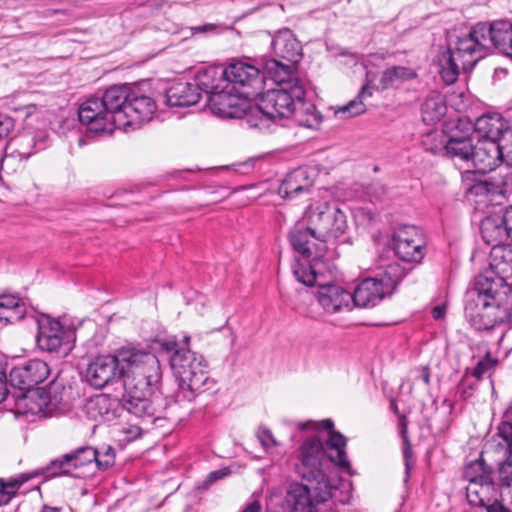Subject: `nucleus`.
<instances>
[{
	"label": "nucleus",
	"mask_w": 512,
	"mask_h": 512,
	"mask_svg": "<svg viewBox=\"0 0 512 512\" xmlns=\"http://www.w3.org/2000/svg\"><path fill=\"white\" fill-rule=\"evenodd\" d=\"M333 428L334 423L330 419L298 424L300 431L309 430L311 434L299 446L294 471L301 479L318 480L326 488L320 496L322 498L329 496L328 475L325 470L329 461L342 468L350 467L345 451L346 438Z\"/></svg>",
	"instance_id": "nucleus-1"
},
{
	"label": "nucleus",
	"mask_w": 512,
	"mask_h": 512,
	"mask_svg": "<svg viewBox=\"0 0 512 512\" xmlns=\"http://www.w3.org/2000/svg\"><path fill=\"white\" fill-rule=\"evenodd\" d=\"M156 343L159 352L167 355L171 370L179 383L174 394L175 404L184 406L198 395L215 390V381L210 377L202 356H197L187 347H180L175 336H167Z\"/></svg>",
	"instance_id": "nucleus-2"
},
{
	"label": "nucleus",
	"mask_w": 512,
	"mask_h": 512,
	"mask_svg": "<svg viewBox=\"0 0 512 512\" xmlns=\"http://www.w3.org/2000/svg\"><path fill=\"white\" fill-rule=\"evenodd\" d=\"M122 384L124 393L120 401L106 395L97 396L90 401V408L97 410L104 421H112L119 417L120 409L150 422L165 417L163 409L166 407V403L160 397L149 398L151 389L144 386L143 383L140 385L134 383L133 379H124Z\"/></svg>",
	"instance_id": "nucleus-3"
},
{
	"label": "nucleus",
	"mask_w": 512,
	"mask_h": 512,
	"mask_svg": "<svg viewBox=\"0 0 512 512\" xmlns=\"http://www.w3.org/2000/svg\"><path fill=\"white\" fill-rule=\"evenodd\" d=\"M493 284L490 278L481 275L466 293L465 316L477 330H490L506 317L505 309L496 300L497 289Z\"/></svg>",
	"instance_id": "nucleus-4"
},
{
	"label": "nucleus",
	"mask_w": 512,
	"mask_h": 512,
	"mask_svg": "<svg viewBox=\"0 0 512 512\" xmlns=\"http://www.w3.org/2000/svg\"><path fill=\"white\" fill-rule=\"evenodd\" d=\"M257 98L255 113L261 126L266 120L274 122L289 120L293 114L294 106L297 105V100L305 98V90L296 81L293 85H280L266 92L262 90Z\"/></svg>",
	"instance_id": "nucleus-5"
},
{
	"label": "nucleus",
	"mask_w": 512,
	"mask_h": 512,
	"mask_svg": "<svg viewBox=\"0 0 512 512\" xmlns=\"http://www.w3.org/2000/svg\"><path fill=\"white\" fill-rule=\"evenodd\" d=\"M475 47H477L475 42L467 32L458 35L454 43H450L446 50L440 52L439 74L447 85L454 84L461 70L472 69L481 59Z\"/></svg>",
	"instance_id": "nucleus-6"
},
{
	"label": "nucleus",
	"mask_w": 512,
	"mask_h": 512,
	"mask_svg": "<svg viewBox=\"0 0 512 512\" xmlns=\"http://www.w3.org/2000/svg\"><path fill=\"white\" fill-rule=\"evenodd\" d=\"M303 214L315 230L316 238L325 246L343 236L348 228L346 215L336 205L315 200L306 205Z\"/></svg>",
	"instance_id": "nucleus-7"
},
{
	"label": "nucleus",
	"mask_w": 512,
	"mask_h": 512,
	"mask_svg": "<svg viewBox=\"0 0 512 512\" xmlns=\"http://www.w3.org/2000/svg\"><path fill=\"white\" fill-rule=\"evenodd\" d=\"M303 214L315 230L316 238L325 246L343 236L348 228L346 215L336 205L315 200L306 205Z\"/></svg>",
	"instance_id": "nucleus-8"
},
{
	"label": "nucleus",
	"mask_w": 512,
	"mask_h": 512,
	"mask_svg": "<svg viewBox=\"0 0 512 512\" xmlns=\"http://www.w3.org/2000/svg\"><path fill=\"white\" fill-rule=\"evenodd\" d=\"M464 478L468 481L466 497L470 505H481L497 496L494 469L485 462L482 454L465 466Z\"/></svg>",
	"instance_id": "nucleus-9"
},
{
	"label": "nucleus",
	"mask_w": 512,
	"mask_h": 512,
	"mask_svg": "<svg viewBox=\"0 0 512 512\" xmlns=\"http://www.w3.org/2000/svg\"><path fill=\"white\" fill-rule=\"evenodd\" d=\"M481 59L487 50L494 46L501 53L512 57V22L494 21L492 23L479 22L468 31Z\"/></svg>",
	"instance_id": "nucleus-10"
},
{
	"label": "nucleus",
	"mask_w": 512,
	"mask_h": 512,
	"mask_svg": "<svg viewBox=\"0 0 512 512\" xmlns=\"http://www.w3.org/2000/svg\"><path fill=\"white\" fill-rule=\"evenodd\" d=\"M126 347L116 350L113 355H100L95 357L86 369V381L96 389L122 380L126 377L125 363L129 359Z\"/></svg>",
	"instance_id": "nucleus-11"
},
{
	"label": "nucleus",
	"mask_w": 512,
	"mask_h": 512,
	"mask_svg": "<svg viewBox=\"0 0 512 512\" xmlns=\"http://www.w3.org/2000/svg\"><path fill=\"white\" fill-rule=\"evenodd\" d=\"M308 484L298 482L291 483L286 493V504L290 512H319L318 505L327 502L333 497V492L337 488L331 484L328 478L329 496L322 498L325 487L320 485L318 480L302 479Z\"/></svg>",
	"instance_id": "nucleus-12"
},
{
	"label": "nucleus",
	"mask_w": 512,
	"mask_h": 512,
	"mask_svg": "<svg viewBox=\"0 0 512 512\" xmlns=\"http://www.w3.org/2000/svg\"><path fill=\"white\" fill-rule=\"evenodd\" d=\"M232 87H226L219 93L214 94L210 99L209 107L212 112L222 118H246L247 123L252 127H259L255 107H250L248 100Z\"/></svg>",
	"instance_id": "nucleus-13"
},
{
	"label": "nucleus",
	"mask_w": 512,
	"mask_h": 512,
	"mask_svg": "<svg viewBox=\"0 0 512 512\" xmlns=\"http://www.w3.org/2000/svg\"><path fill=\"white\" fill-rule=\"evenodd\" d=\"M226 85L246 98H257L264 89V73L254 65L237 61L224 68Z\"/></svg>",
	"instance_id": "nucleus-14"
},
{
	"label": "nucleus",
	"mask_w": 512,
	"mask_h": 512,
	"mask_svg": "<svg viewBox=\"0 0 512 512\" xmlns=\"http://www.w3.org/2000/svg\"><path fill=\"white\" fill-rule=\"evenodd\" d=\"M126 351L130 356L125 363L126 377L124 379H133L134 383L151 389L156 385L161 377V367L159 359L156 355L138 350L135 348L126 347Z\"/></svg>",
	"instance_id": "nucleus-15"
},
{
	"label": "nucleus",
	"mask_w": 512,
	"mask_h": 512,
	"mask_svg": "<svg viewBox=\"0 0 512 512\" xmlns=\"http://www.w3.org/2000/svg\"><path fill=\"white\" fill-rule=\"evenodd\" d=\"M78 118L90 133H112L118 128L100 97H91L83 102L78 110Z\"/></svg>",
	"instance_id": "nucleus-16"
},
{
	"label": "nucleus",
	"mask_w": 512,
	"mask_h": 512,
	"mask_svg": "<svg viewBox=\"0 0 512 512\" xmlns=\"http://www.w3.org/2000/svg\"><path fill=\"white\" fill-rule=\"evenodd\" d=\"M314 179L307 168L299 167L286 175L278 188V193L283 199L290 201L314 202L312 188Z\"/></svg>",
	"instance_id": "nucleus-17"
},
{
	"label": "nucleus",
	"mask_w": 512,
	"mask_h": 512,
	"mask_svg": "<svg viewBox=\"0 0 512 512\" xmlns=\"http://www.w3.org/2000/svg\"><path fill=\"white\" fill-rule=\"evenodd\" d=\"M50 374L48 364L40 359H32L13 367L9 372V383L20 391H28L44 382Z\"/></svg>",
	"instance_id": "nucleus-18"
},
{
	"label": "nucleus",
	"mask_w": 512,
	"mask_h": 512,
	"mask_svg": "<svg viewBox=\"0 0 512 512\" xmlns=\"http://www.w3.org/2000/svg\"><path fill=\"white\" fill-rule=\"evenodd\" d=\"M74 332L65 328L57 319L43 316L38 321L36 342L42 351L48 353L58 352L59 349L71 341Z\"/></svg>",
	"instance_id": "nucleus-19"
},
{
	"label": "nucleus",
	"mask_w": 512,
	"mask_h": 512,
	"mask_svg": "<svg viewBox=\"0 0 512 512\" xmlns=\"http://www.w3.org/2000/svg\"><path fill=\"white\" fill-rule=\"evenodd\" d=\"M95 459L96 449L82 446L51 461L45 468V474L47 477L73 475L75 470L93 464Z\"/></svg>",
	"instance_id": "nucleus-20"
},
{
	"label": "nucleus",
	"mask_w": 512,
	"mask_h": 512,
	"mask_svg": "<svg viewBox=\"0 0 512 512\" xmlns=\"http://www.w3.org/2000/svg\"><path fill=\"white\" fill-rule=\"evenodd\" d=\"M288 238L293 249L304 257H319L327 249V246L324 243H320V240L316 238L315 230L308 223V220L305 219L304 214L294 224Z\"/></svg>",
	"instance_id": "nucleus-21"
},
{
	"label": "nucleus",
	"mask_w": 512,
	"mask_h": 512,
	"mask_svg": "<svg viewBox=\"0 0 512 512\" xmlns=\"http://www.w3.org/2000/svg\"><path fill=\"white\" fill-rule=\"evenodd\" d=\"M435 137V134H426L423 137L422 145L426 151L434 155L442 154L463 162L472 163L474 144L470 137H450L446 141H438L435 146H428V140Z\"/></svg>",
	"instance_id": "nucleus-22"
},
{
	"label": "nucleus",
	"mask_w": 512,
	"mask_h": 512,
	"mask_svg": "<svg viewBox=\"0 0 512 512\" xmlns=\"http://www.w3.org/2000/svg\"><path fill=\"white\" fill-rule=\"evenodd\" d=\"M131 88L127 84L113 85L107 88L102 97H100L118 129L127 128L128 120L125 114V106L128 105Z\"/></svg>",
	"instance_id": "nucleus-23"
},
{
	"label": "nucleus",
	"mask_w": 512,
	"mask_h": 512,
	"mask_svg": "<svg viewBox=\"0 0 512 512\" xmlns=\"http://www.w3.org/2000/svg\"><path fill=\"white\" fill-rule=\"evenodd\" d=\"M126 107L127 127L137 128L152 119L156 111L155 101L142 93L138 87H132Z\"/></svg>",
	"instance_id": "nucleus-24"
},
{
	"label": "nucleus",
	"mask_w": 512,
	"mask_h": 512,
	"mask_svg": "<svg viewBox=\"0 0 512 512\" xmlns=\"http://www.w3.org/2000/svg\"><path fill=\"white\" fill-rule=\"evenodd\" d=\"M499 142L479 138L474 144L472 164L480 172L486 173L502 164Z\"/></svg>",
	"instance_id": "nucleus-25"
},
{
	"label": "nucleus",
	"mask_w": 512,
	"mask_h": 512,
	"mask_svg": "<svg viewBox=\"0 0 512 512\" xmlns=\"http://www.w3.org/2000/svg\"><path fill=\"white\" fill-rule=\"evenodd\" d=\"M274 55L284 61L298 63L302 57V47L293 32L284 28L279 30L271 40Z\"/></svg>",
	"instance_id": "nucleus-26"
},
{
	"label": "nucleus",
	"mask_w": 512,
	"mask_h": 512,
	"mask_svg": "<svg viewBox=\"0 0 512 512\" xmlns=\"http://www.w3.org/2000/svg\"><path fill=\"white\" fill-rule=\"evenodd\" d=\"M475 132L479 138L500 142L508 130H512L509 122L498 113L484 114L476 119Z\"/></svg>",
	"instance_id": "nucleus-27"
},
{
	"label": "nucleus",
	"mask_w": 512,
	"mask_h": 512,
	"mask_svg": "<svg viewBox=\"0 0 512 512\" xmlns=\"http://www.w3.org/2000/svg\"><path fill=\"white\" fill-rule=\"evenodd\" d=\"M351 293L338 285L320 286L317 291V300L328 313H337L343 308L350 310Z\"/></svg>",
	"instance_id": "nucleus-28"
},
{
	"label": "nucleus",
	"mask_w": 512,
	"mask_h": 512,
	"mask_svg": "<svg viewBox=\"0 0 512 512\" xmlns=\"http://www.w3.org/2000/svg\"><path fill=\"white\" fill-rule=\"evenodd\" d=\"M490 267L498 277L497 282L490 279L494 283V288L510 285L512 282V246L505 245L491 250Z\"/></svg>",
	"instance_id": "nucleus-29"
},
{
	"label": "nucleus",
	"mask_w": 512,
	"mask_h": 512,
	"mask_svg": "<svg viewBox=\"0 0 512 512\" xmlns=\"http://www.w3.org/2000/svg\"><path fill=\"white\" fill-rule=\"evenodd\" d=\"M201 93L207 95V102L210 104L211 97L228 87L223 67H209L199 71L192 82Z\"/></svg>",
	"instance_id": "nucleus-30"
},
{
	"label": "nucleus",
	"mask_w": 512,
	"mask_h": 512,
	"mask_svg": "<svg viewBox=\"0 0 512 512\" xmlns=\"http://www.w3.org/2000/svg\"><path fill=\"white\" fill-rule=\"evenodd\" d=\"M201 93L192 82H177L165 94L166 103L171 107H189L198 103Z\"/></svg>",
	"instance_id": "nucleus-31"
},
{
	"label": "nucleus",
	"mask_w": 512,
	"mask_h": 512,
	"mask_svg": "<svg viewBox=\"0 0 512 512\" xmlns=\"http://www.w3.org/2000/svg\"><path fill=\"white\" fill-rule=\"evenodd\" d=\"M351 302L354 306L362 308H370L376 306L386 297L382 288L378 286L371 277L363 279L351 294Z\"/></svg>",
	"instance_id": "nucleus-32"
},
{
	"label": "nucleus",
	"mask_w": 512,
	"mask_h": 512,
	"mask_svg": "<svg viewBox=\"0 0 512 512\" xmlns=\"http://www.w3.org/2000/svg\"><path fill=\"white\" fill-rule=\"evenodd\" d=\"M480 231L483 240L492 247V250L505 246L508 240L503 214L485 217L481 222Z\"/></svg>",
	"instance_id": "nucleus-33"
},
{
	"label": "nucleus",
	"mask_w": 512,
	"mask_h": 512,
	"mask_svg": "<svg viewBox=\"0 0 512 512\" xmlns=\"http://www.w3.org/2000/svg\"><path fill=\"white\" fill-rule=\"evenodd\" d=\"M26 315V305L22 299L12 294H0V323L12 324Z\"/></svg>",
	"instance_id": "nucleus-34"
},
{
	"label": "nucleus",
	"mask_w": 512,
	"mask_h": 512,
	"mask_svg": "<svg viewBox=\"0 0 512 512\" xmlns=\"http://www.w3.org/2000/svg\"><path fill=\"white\" fill-rule=\"evenodd\" d=\"M447 106L444 96L437 92H430L421 105L422 120L426 124H434L446 114Z\"/></svg>",
	"instance_id": "nucleus-35"
},
{
	"label": "nucleus",
	"mask_w": 512,
	"mask_h": 512,
	"mask_svg": "<svg viewBox=\"0 0 512 512\" xmlns=\"http://www.w3.org/2000/svg\"><path fill=\"white\" fill-rule=\"evenodd\" d=\"M404 276V268L398 263H391L380 269L378 273L371 278L378 283V286L382 288L386 296H389L393 293Z\"/></svg>",
	"instance_id": "nucleus-36"
},
{
	"label": "nucleus",
	"mask_w": 512,
	"mask_h": 512,
	"mask_svg": "<svg viewBox=\"0 0 512 512\" xmlns=\"http://www.w3.org/2000/svg\"><path fill=\"white\" fill-rule=\"evenodd\" d=\"M297 105L294 106L292 119L297 125L306 128H315L321 122V115L316 110V107L303 100H297Z\"/></svg>",
	"instance_id": "nucleus-37"
},
{
	"label": "nucleus",
	"mask_w": 512,
	"mask_h": 512,
	"mask_svg": "<svg viewBox=\"0 0 512 512\" xmlns=\"http://www.w3.org/2000/svg\"><path fill=\"white\" fill-rule=\"evenodd\" d=\"M295 62L281 61L279 59H271L266 62V71L271 78L278 83V86L293 85L297 80L292 81V75L296 69Z\"/></svg>",
	"instance_id": "nucleus-38"
},
{
	"label": "nucleus",
	"mask_w": 512,
	"mask_h": 512,
	"mask_svg": "<svg viewBox=\"0 0 512 512\" xmlns=\"http://www.w3.org/2000/svg\"><path fill=\"white\" fill-rule=\"evenodd\" d=\"M417 74L405 66H391L385 69L380 77L379 84L382 90L398 87L406 81L415 79Z\"/></svg>",
	"instance_id": "nucleus-39"
},
{
	"label": "nucleus",
	"mask_w": 512,
	"mask_h": 512,
	"mask_svg": "<svg viewBox=\"0 0 512 512\" xmlns=\"http://www.w3.org/2000/svg\"><path fill=\"white\" fill-rule=\"evenodd\" d=\"M370 97H372V88L368 84L363 85L357 97L346 105L339 107L335 111V116L339 119H348L364 113L366 111L365 101Z\"/></svg>",
	"instance_id": "nucleus-40"
},
{
	"label": "nucleus",
	"mask_w": 512,
	"mask_h": 512,
	"mask_svg": "<svg viewBox=\"0 0 512 512\" xmlns=\"http://www.w3.org/2000/svg\"><path fill=\"white\" fill-rule=\"evenodd\" d=\"M395 254L406 262H420L425 254L424 239L392 243Z\"/></svg>",
	"instance_id": "nucleus-41"
},
{
	"label": "nucleus",
	"mask_w": 512,
	"mask_h": 512,
	"mask_svg": "<svg viewBox=\"0 0 512 512\" xmlns=\"http://www.w3.org/2000/svg\"><path fill=\"white\" fill-rule=\"evenodd\" d=\"M505 454V460L499 463L498 474L501 485L505 487L503 500L512 508V452Z\"/></svg>",
	"instance_id": "nucleus-42"
},
{
	"label": "nucleus",
	"mask_w": 512,
	"mask_h": 512,
	"mask_svg": "<svg viewBox=\"0 0 512 512\" xmlns=\"http://www.w3.org/2000/svg\"><path fill=\"white\" fill-rule=\"evenodd\" d=\"M55 386L56 384L52 383L47 392L43 389H36L35 391H32L30 395H24V398L25 400H28L37 396L39 398L38 412H50L53 408H56L62 400L61 398H58L57 395H52V390Z\"/></svg>",
	"instance_id": "nucleus-43"
},
{
	"label": "nucleus",
	"mask_w": 512,
	"mask_h": 512,
	"mask_svg": "<svg viewBox=\"0 0 512 512\" xmlns=\"http://www.w3.org/2000/svg\"><path fill=\"white\" fill-rule=\"evenodd\" d=\"M26 480L24 476L7 481L0 479V506L8 504Z\"/></svg>",
	"instance_id": "nucleus-44"
},
{
	"label": "nucleus",
	"mask_w": 512,
	"mask_h": 512,
	"mask_svg": "<svg viewBox=\"0 0 512 512\" xmlns=\"http://www.w3.org/2000/svg\"><path fill=\"white\" fill-rule=\"evenodd\" d=\"M293 273L297 281L305 286H313L316 282L317 273L310 264H297Z\"/></svg>",
	"instance_id": "nucleus-45"
},
{
	"label": "nucleus",
	"mask_w": 512,
	"mask_h": 512,
	"mask_svg": "<svg viewBox=\"0 0 512 512\" xmlns=\"http://www.w3.org/2000/svg\"><path fill=\"white\" fill-rule=\"evenodd\" d=\"M416 239H423L419 229L415 226L404 225L395 230L392 243L406 241L413 242Z\"/></svg>",
	"instance_id": "nucleus-46"
},
{
	"label": "nucleus",
	"mask_w": 512,
	"mask_h": 512,
	"mask_svg": "<svg viewBox=\"0 0 512 512\" xmlns=\"http://www.w3.org/2000/svg\"><path fill=\"white\" fill-rule=\"evenodd\" d=\"M115 463V451L111 446L106 447L105 451L96 450V459L94 463L98 470L105 471Z\"/></svg>",
	"instance_id": "nucleus-47"
},
{
	"label": "nucleus",
	"mask_w": 512,
	"mask_h": 512,
	"mask_svg": "<svg viewBox=\"0 0 512 512\" xmlns=\"http://www.w3.org/2000/svg\"><path fill=\"white\" fill-rule=\"evenodd\" d=\"M498 361L492 358L490 353H487L481 360L478 361L473 369L472 375L477 379H482L483 375L495 369Z\"/></svg>",
	"instance_id": "nucleus-48"
},
{
	"label": "nucleus",
	"mask_w": 512,
	"mask_h": 512,
	"mask_svg": "<svg viewBox=\"0 0 512 512\" xmlns=\"http://www.w3.org/2000/svg\"><path fill=\"white\" fill-rule=\"evenodd\" d=\"M500 152L502 162L507 166L512 167V129L508 130L506 134L500 139Z\"/></svg>",
	"instance_id": "nucleus-49"
},
{
	"label": "nucleus",
	"mask_w": 512,
	"mask_h": 512,
	"mask_svg": "<svg viewBox=\"0 0 512 512\" xmlns=\"http://www.w3.org/2000/svg\"><path fill=\"white\" fill-rule=\"evenodd\" d=\"M403 434V458H404V466H405V481H408V478L410 477V472L412 469L413 461H412V447L410 444V441L408 439V436L406 435L405 428L402 429Z\"/></svg>",
	"instance_id": "nucleus-50"
},
{
	"label": "nucleus",
	"mask_w": 512,
	"mask_h": 512,
	"mask_svg": "<svg viewBox=\"0 0 512 512\" xmlns=\"http://www.w3.org/2000/svg\"><path fill=\"white\" fill-rule=\"evenodd\" d=\"M497 436L502 438L506 444L505 453L512 452V421L504 418L498 426Z\"/></svg>",
	"instance_id": "nucleus-51"
},
{
	"label": "nucleus",
	"mask_w": 512,
	"mask_h": 512,
	"mask_svg": "<svg viewBox=\"0 0 512 512\" xmlns=\"http://www.w3.org/2000/svg\"><path fill=\"white\" fill-rule=\"evenodd\" d=\"M257 438L266 450L278 445L272 432L267 428L260 427L257 432Z\"/></svg>",
	"instance_id": "nucleus-52"
},
{
	"label": "nucleus",
	"mask_w": 512,
	"mask_h": 512,
	"mask_svg": "<svg viewBox=\"0 0 512 512\" xmlns=\"http://www.w3.org/2000/svg\"><path fill=\"white\" fill-rule=\"evenodd\" d=\"M14 119L6 114H0V140L6 138L14 129Z\"/></svg>",
	"instance_id": "nucleus-53"
},
{
	"label": "nucleus",
	"mask_w": 512,
	"mask_h": 512,
	"mask_svg": "<svg viewBox=\"0 0 512 512\" xmlns=\"http://www.w3.org/2000/svg\"><path fill=\"white\" fill-rule=\"evenodd\" d=\"M231 474V469L229 467H223L218 470L211 471L205 478L204 484L211 485L218 480L224 479L225 477Z\"/></svg>",
	"instance_id": "nucleus-54"
},
{
	"label": "nucleus",
	"mask_w": 512,
	"mask_h": 512,
	"mask_svg": "<svg viewBox=\"0 0 512 512\" xmlns=\"http://www.w3.org/2000/svg\"><path fill=\"white\" fill-rule=\"evenodd\" d=\"M477 506L485 507L487 512H510L509 509L497 500V496H495L491 501Z\"/></svg>",
	"instance_id": "nucleus-55"
},
{
	"label": "nucleus",
	"mask_w": 512,
	"mask_h": 512,
	"mask_svg": "<svg viewBox=\"0 0 512 512\" xmlns=\"http://www.w3.org/2000/svg\"><path fill=\"white\" fill-rule=\"evenodd\" d=\"M503 216L506 225L508 239L512 241V206L505 209Z\"/></svg>",
	"instance_id": "nucleus-56"
},
{
	"label": "nucleus",
	"mask_w": 512,
	"mask_h": 512,
	"mask_svg": "<svg viewBox=\"0 0 512 512\" xmlns=\"http://www.w3.org/2000/svg\"><path fill=\"white\" fill-rule=\"evenodd\" d=\"M12 162H14V158L11 156L5 155L0 158V179L3 173L10 174L9 169Z\"/></svg>",
	"instance_id": "nucleus-57"
},
{
	"label": "nucleus",
	"mask_w": 512,
	"mask_h": 512,
	"mask_svg": "<svg viewBox=\"0 0 512 512\" xmlns=\"http://www.w3.org/2000/svg\"><path fill=\"white\" fill-rule=\"evenodd\" d=\"M458 389H459L460 397L462 399L466 400L472 396V392L474 390V385L469 384L466 386L464 380H462L458 385Z\"/></svg>",
	"instance_id": "nucleus-58"
},
{
	"label": "nucleus",
	"mask_w": 512,
	"mask_h": 512,
	"mask_svg": "<svg viewBox=\"0 0 512 512\" xmlns=\"http://www.w3.org/2000/svg\"><path fill=\"white\" fill-rule=\"evenodd\" d=\"M7 381L8 378L5 373L0 374V403L5 400V398L8 395V388H7Z\"/></svg>",
	"instance_id": "nucleus-59"
},
{
	"label": "nucleus",
	"mask_w": 512,
	"mask_h": 512,
	"mask_svg": "<svg viewBox=\"0 0 512 512\" xmlns=\"http://www.w3.org/2000/svg\"><path fill=\"white\" fill-rule=\"evenodd\" d=\"M446 314V306L445 305H437L432 309V317L435 320L442 319Z\"/></svg>",
	"instance_id": "nucleus-60"
},
{
	"label": "nucleus",
	"mask_w": 512,
	"mask_h": 512,
	"mask_svg": "<svg viewBox=\"0 0 512 512\" xmlns=\"http://www.w3.org/2000/svg\"><path fill=\"white\" fill-rule=\"evenodd\" d=\"M262 507L258 500H252L250 503H248L245 508L242 510V512H261Z\"/></svg>",
	"instance_id": "nucleus-61"
},
{
	"label": "nucleus",
	"mask_w": 512,
	"mask_h": 512,
	"mask_svg": "<svg viewBox=\"0 0 512 512\" xmlns=\"http://www.w3.org/2000/svg\"><path fill=\"white\" fill-rule=\"evenodd\" d=\"M428 134H435L436 135L435 138H431V139L428 140V146H435L438 143V141H445L443 139V135L441 133L437 132V131H431Z\"/></svg>",
	"instance_id": "nucleus-62"
},
{
	"label": "nucleus",
	"mask_w": 512,
	"mask_h": 512,
	"mask_svg": "<svg viewBox=\"0 0 512 512\" xmlns=\"http://www.w3.org/2000/svg\"><path fill=\"white\" fill-rule=\"evenodd\" d=\"M421 379L426 385L430 384V371L427 366L421 368Z\"/></svg>",
	"instance_id": "nucleus-63"
},
{
	"label": "nucleus",
	"mask_w": 512,
	"mask_h": 512,
	"mask_svg": "<svg viewBox=\"0 0 512 512\" xmlns=\"http://www.w3.org/2000/svg\"><path fill=\"white\" fill-rule=\"evenodd\" d=\"M20 141L23 143V144H27L28 146L30 145H36V142L34 140V137L30 136V135H27V136H23Z\"/></svg>",
	"instance_id": "nucleus-64"
}]
</instances>
